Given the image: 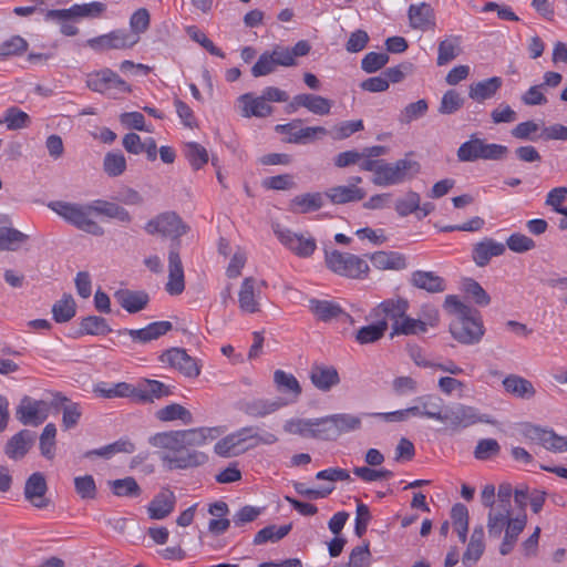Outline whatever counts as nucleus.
<instances>
[{
  "instance_id": "1",
  "label": "nucleus",
  "mask_w": 567,
  "mask_h": 567,
  "mask_svg": "<svg viewBox=\"0 0 567 567\" xmlns=\"http://www.w3.org/2000/svg\"><path fill=\"white\" fill-rule=\"evenodd\" d=\"M221 434L219 427H194L188 430L158 432L148 443L163 450L161 461L171 471L189 470L205 465L208 455L197 447L206 445Z\"/></svg>"
},
{
  "instance_id": "2",
  "label": "nucleus",
  "mask_w": 567,
  "mask_h": 567,
  "mask_svg": "<svg viewBox=\"0 0 567 567\" xmlns=\"http://www.w3.org/2000/svg\"><path fill=\"white\" fill-rule=\"evenodd\" d=\"M49 207L69 224L94 236L104 234L103 228L94 219L96 216L102 215L123 223L131 220V216L125 208L115 203L101 199L89 204L54 202Z\"/></svg>"
},
{
  "instance_id": "3",
  "label": "nucleus",
  "mask_w": 567,
  "mask_h": 567,
  "mask_svg": "<svg viewBox=\"0 0 567 567\" xmlns=\"http://www.w3.org/2000/svg\"><path fill=\"white\" fill-rule=\"evenodd\" d=\"M444 308L453 316L450 331L455 340L464 344H474L482 339L485 329L477 310L464 305L454 295L446 296Z\"/></svg>"
},
{
  "instance_id": "4",
  "label": "nucleus",
  "mask_w": 567,
  "mask_h": 567,
  "mask_svg": "<svg viewBox=\"0 0 567 567\" xmlns=\"http://www.w3.org/2000/svg\"><path fill=\"white\" fill-rule=\"evenodd\" d=\"M527 524V516L525 513L512 518L511 512L502 509L499 512H488L487 515V532L491 538H499L503 530L505 532L503 542L499 546V553L506 556L514 549L518 536L522 534Z\"/></svg>"
},
{
  "instance_id": "5",
  "label": "nucleus",
  "mask_w": 567,
  "mask_h": 567,
  "mask_svg": "<svg viewBox=\"0 0 567 567\" xmlns=\"http://www.w3.org/2000/svg\"><path fill=\"white\" fill-rule=\"evenodd\" d=\"M508 154L505 145L487 143L484 138L472 134L467 141L457 148L456 155L460 162L501 161Z\"/></svg>"
},
{
  "instance_id": "6",
  "label": "nucleus",
  "mask_w": 567,
  "mask_h": 567,
  "mask_svg": "<svg viewBox=\"0 0 567 567\" xmlns=\"http://www.w3.org/2000/svg\"><path fill=\"white\" fill-rule=\"evenodd\" d=\"M439 422L445 424L450 434L458 433L477 423H494L488 415L480 414L474 406L456 403L445 406Z\"/></svg>"
},
{
  "instance_id": "7",
  "label": "nucleus",
  "mask_w": 567,
  "mask_h": 567,
  "mask_svg": "<svg viewBox=\"0 0 567 567\" xmlns=\"http://www.w3.org/2000/svg\"><path fill=\"white\" fill-rule=\"evenodd\" d=\"M324 261L328 269L347 278L361 279L369 271V265L363 258L337 249L326 251Z\"/></svg>"
},
{
  "instance_id": "8",
  "label": "nucleus",
  "mask_w": 567,
  "mask_h": 567,
  "mask_svg": "<svg viewBox=\"0 0 567 567\" xmlns=\"http://www.w3.org/2000/svg\"><path fill=\"white\" fill-rule=\"evenodd\" d=\"M275 131L285 136V141L292 144H307L328 134L323 126H301L300 120L286 124H277Z\"/></svg>"
},
{
  "instance_id": "9",
  "label": "nucleus",
  "mask_w": 567,
  "mask_h": 567,
  "mask_svg": "<svg viewBox=\"0 0 567 567\" xmlns=\"http://www.w3.org/2000/svg\"><path fill=\"white\" fill-rule=\"evenodd\" d=\"M86 83L92 91L102 94L131 92V86L111 69H103L90 73Z\"/></svg>"
},
{
  "instance_id": "10",
  "label": "nucleus",
  "mask_w": 567,
  "mask_h": 567,
  "mask_svg": "<svg viewBox=\"0 0 567 567\" xmlns=\"http://www.w3.org/2000/svg\"><path fill=\"white\" fill-rule=\"evenodd\" d=\"M138 42V37L131 34L124 29H116L109 33L91 38L86 41L87 47L101 52L106 50H123L134 47Z\"/></svg>"
},
{
  "instance_id": "11",
  "label": "nucleus",
  "mask_w": 567,
  "mask_h": 567,
  "mask_svg": "<svg viewBox=\"0 0 567 567\" xmlns=\"http://www.w3.org/2000/svg\"><path fill=\"white\" fill-rule=\"evenodd\" d=\"M51 401L33 400L24 395L16 411V416L23 425L38 426L42 424L49 416Z\"/></svg>"
},
{
  "instance_id": "12",
  "label": "nucleus",
  "mask_w": 567,
  "mask_h": 567,
  "mask_svg": "<svg viewBox=\"0 0 567 567\" xmlns=\"http://www.w3.org/2000/svg\"><path fill=\"white\" fill-rule=\"evenodd\" d=\"M145 230L151 235L158 234L163 237L178 239L186 233L187 227L177 214L166 212L151 219L145 225Z\"/></svg>"
},
{
  "instance_id": "13",
  "label": "nucleus",
  "mask_w": 567,
  "mask_h": 567,
  "mask_svg": "<svg viewBox=\"0 0 567 567\" xmlns=\"http://www.w3.org/2000/svg\"><path fill=\"white\" fill-rule=\"evenodd\" d=\"M275 233L278 240L300 258L310 257L317 249L316 239L311 236L293 233L290 229H278Z\"/></svg>"
},
{
  "instance_id": "14",
  "label": "nucleus",
  "mask_w": 567,
  "mask_h": 567,
  "mask_svg": "<svg viewBox=\"0 0 567 567\" xmlns=\"http://www.w3.org/2000/svg\"><path fill=\"white\" fill-rule=\"evenodd\" d=\"M252 430L251 426H246L226 435L215 444L214 452L221 457H231L244 453L246 447L243 444L249 437H257V433H252Z\"/></svg>"
},
{
  "instance_id": "15",
  "label": "nucleus",
  "mask_w": 567,
  "mask_h": 567,
  "mask_svg": "<svg viewBox=\"0 0 567 567\" xmlns=\"http://www.w3.org/2000/svg\"><path fill=\"white\" fill-rule=\"evenodd\" d=\"M332 101L312 93H301L292 97L287 106V112L292 113L303 107L312 114L324 116L331 112Z\"/></svg>"
},
{
  "instance_id": "16",
  "label": "nucleus",
  "mask_w": 567,
  "mask_h": 567,
  "mask_svg": "<svg viewBox=\"0 0 567 567\" xmlns=\"http://www.w3.org/2000/svg\"><path fill=\"white\" fill-rule=\"evenodd\" d=\"M523 433L526 439L540 444L549 451H567V437L557 435L553 430L527 424Z\"/></svg>"
},
{
  "instance_id": "17",
  "label": "nucleus",
  "mask_w": 567,
  "mask_h": 567,
  "mask_svg": "<svg viewBox=\"0 0 567 567\" xmlns=\"http://www.w3.org/2000/svg\"><path fill=\"white\" fill-rule=\"evenodd\" d=\"M48 484L41 472L31 474L24 484V498L35 508H47L51 501L47 497Z\"/></svg>"
},
{
  "instance_id": "18",
  "label": "nucleus",
  "mask_w": 567,
  "mask_h": 567,
  "mask_svg": "<svg viewBox=\"0 0 567 567\" xmlns=\"http://www.w3.org/2000/svg\"><path fill=\"white\" fill-rule=\"evenodd\" d=\"M286 405L282 399H243L236 403V408L246 415L255 419L265 417Z\"/></svg>"
},
{
  "instance_id": "19",
  "label": "nucleus",
  "mask_w": 567,
  "mask_h": 567,
  "mask_svg": "<svg viewBox=\"0 0 567 567\" xmlns=\"http://www.w3.org/2000/svg\"><path fill=\"white\" fill-rule=\"evenodd\" d=\"M308 307L311 313L323 322H330L332 320L347 322L351 320V316L333 300L311 298L309 299Z\"/></svg>"
},
{
  "instance_id": "20",
  "label": "nucleus",
  "mask_w": 567,
  "mask_h": 567,
  "mask_svg": "<svg viewBox=\"0 0 567 567\" xmlns=\"http://www.w3.org/2000/svg\"><path fill=\"white\" fill-rule=\"evenodd\" d=\"M51 408L62 410V427L68 431L74 429L82 416L80 403L71 401L61 392L52 393Z\"/></svg>"
},
{
  "instance_id": "21",
  "label": "nucleus",
  "mask_w": 567,
  "mask_h": 567,
  "mask_svg": "<svg viewBox=\"0 0 567 567\" xmlns=\"http://www.w3.org/2000/svg\"><path fill=\"white\" fill-rule=\"evenodd\" d=\"M260 286L264 281H258L254 277H246L238 292V302L243 311L255 313L259 311Z\"/></svg>"
},
{
  "instance_id": "22",
  "label": "nucleus",
  "mask_w": 567,
  "mask_h": 567,
  "mask_svg": "<svg viewBox=\"0 0 567 567\" xmlns=\"http://www.w3.org/2000/svg\"><path fill=\"white\" fill-rule=\"evenodd\" d=\"M106 10V4L100 1H92L89 3H75L68 9H52L50 16L59 19L76 18H100Z\"/></svg>"
},
{
  "instance_id": "23",
  "label": "nucleus",
  "mask_w": 567,
  "mask_h": 567,
  "mask_svg": "<svg viewBox=\"0 0 567 567\" xmlns=\"http://www.w3.org/2000/svg\"><path fill=\"white\" fill-rule=\"evenodd\" d=\"M165 289L172 296L181 295L185 289L184 269L177 248L168 255V281Z\"/></svg>"
},
{
  "instance_id": "24",
  "label": "nucleus",
  "mask_w": 567,
  "mask_h": 567,
  "mask_svg": "<svg viewBox=\"0 0 567 567\" xmlns=\"http://www.w3.org/2000/svg\"><path fill=\"white\" fill-rule=\"evenodd\" d=\"M122 145L130 154L140 155L145 153L147 159L151 162L157 158V145L153 137H147L142 141L138 134L132 132L124 135Z\"/></svg>"
},
{
  "instance_id": "25",
  "label": "nucleus",
  "mask_w": 567,
  "mask_h": 567,
  "mask_svg": "<svg viewBox=\"0 0 567 567\" xmlns=\"http://www.w3.org/2000/svg\"><path fill=\"white\" fill-rule=\"evenodd\" d=\"M237 101L244 117H266L272 113V106L266 103L262 95L255 96L251 93H245L241 94Z\"/></svg>"
},
{
  "instance_id": "26",
  "label": "nucleus",
  "mask_w": 567,
  "mask_h": 567,
  "mask_svg": "<svg viewBox=\"0 0 567 567\" xmlns=\"http://www.w3.org/2000/svg\"><path fill=\"white\" fill-rule=\"evenodd\" d=\"M310 380L320 391H330L340 383V377L334 367L315 363L310 370Z\"/></svg>"
},
{
  "instance_id": "27",
  "label": "nucleus",
  "mask_w": 567,
  "mask_h": 567,
  "mask_svg": "<svg viewBox=\"0 0 567 567\" xmlns=\"http://www.w3.org/2000/svg\"><path fill=\"white\" fill-rule=\"evenodd\" d=\"M506 250L503 243L493 238H484L472 250V258L478 267L486 266L493 257L502 256Z\"/></svg>"
},
{
  "instance_id": "28",
  "label": "nucleus",
  "mask_w": 567,
  "mask_h": 567,
  "mask_svg": "<svg viewBox=\"0 0 567 567\" xmlns=\"http://www.w3.org/2000/svg\"><path fill=\"white\" fill-rule=\"evenodd\" d=\"M408 16L410 25L413 29L426 31L435 27L434 10L431 4L426 2L411 4L408 10Z\"/></svg>"
},
{
  "instance_id": "29",
  "label": "nucleus",
  "mask_w": 567,
  "mask_h": 567,
  "mask_svg": "<svg viewBox=\"0 0 567 567\" xmlns=\"http://www.w3.org/2000/svg\"><path fill=\"white\" fill-rule=\"evenodd\" d=\"M503 85L499 76H492L478 82H474L468 86V97L476 103H484L493 99Z\"/></svg>"
},
{
  "instance_id": "30",
  "label": "nucleus",
  "mask_w": 567,
  "mask_h": 567,
  "mask_svg": "<svg viewBox=\"0 0 567 567\" xmlns=\"http://www.w3.org/2000/svg\"><path fill=\"white\" fill-rule=\"evenodd\" d=\"M176 497L168 488H163L148 504L147 512L151 519H164L175 508Z\"/></svg>"
},
{
  "instance_id": "31",
  "label": "nucleus",
  "mask_w": 567,
  "mask_h": 567,
  "mask_svg": "<svg viewBox=\"0 0 567 567\" xmlns=\"http://www.w3.org/2000/svg\"><path fill=\"white\" fill-rule=\"evenodd\" d=\"M33 441L34 435L31 431L21 430L6 443L4 453L11 460H21L28 454Z\"/></svg>"
},
{
  "instance_id": "32",
  "label": "nucleus",
  "mask_w": 567,
  "mask_h": 567,
  "mask_svg": "<svg viewBox=\"0 0 567 567\" xmlns=\"http://www.w3.org/2000/svg\"><path fill=\"white\" fill-rule=\"evenodd\" d=\"M324 196L319 192L297 195L289 202L288 209L293 214L317 212L323 206Z\"/></svg>"
},
{
  "instance_id": "33",
  "label": "nucleus",
  "mask_w": 567,
  "mask_h": 567,
  "mask_svg": "<svg viewBox=\"0 0 567 567\" xmlns=\"http://www.w3.org/2000/svg\"><path fill=\"white\" fill-rule=\"evenodd\" d=\"M171 394L169 388L157 380H144L135 386V402L147 403Z\"/></svg>"
},
{
  "instance_id": "34",
  "label": "nucleus",
  "mask_w": 567,
  "mask_h": 567,
  "mask_svg": "<svg viewBox=\"0 0 567 567\" xmlns=\"http://www.w3.org/2000/svg\"><path fill=\"white\" fill-rule=\"evenodd\" d=\"M172 328L171 321H155L141 329L127 330V333L133 341L147 343L166 334Z\"/></svg>"
},
{
  "instance_id": "35",
  "label": "nucleus",
  "mask_w": 567,
  "mask_h": 567,
  "mask_svg": "<svg viewBox=\"0 0 567 567\" xmlns=\"http://www.w3.org/2000/svg\"><path fill=\"white\" fill-rule=\"evenodd\" d=\"M324 195L332 204L341 205L363 199L365 190L355 185H341L329 188Z\"/></svg>"
},
{
  "instance_id": "36",
  "label": "nucleus",
  "mask_w": 567,
  "mask_h": 567,
  "mask_svg": "<svg viewBox=\"0 0 567 567\" xmlns=\"http://www.w3.org/2000/svg\"><path fill=\"white\" fill-rule=\"evenodd\" d=\"M409 310V302L405 299H386L374 308L373 312L375 317L383 315L382 319H390L392 323L401 320Z\"/></svg>"
},
{
  "instance_id": "37",
  "label": "nucleus",
  "mask_w": 567,
  "mask_h": 567,
  "mask_svg": "<svg viewBox=\"0 0 567 567\" xmlns=\"http://www.w3.org/2000/svg\"><path fill=\"white\" fill-rule=\"evenodd\" d=\"M114 297L121 307L130 313L143 310L148 303V296L143 291L118 290Z\"/></svg>"
},
{
  "instance_id": "38",
  "label": "nucleus",
  "mask_w": 567,
  "mask_h": 567,
  "mask_svg": "<svg viewBox=\"0 0 567 567\" xmlns=\"http://www.w3.org/2000/svg\"><path fill=\"white\" fill-rule=\"evenodd\" d=\"M412 284L429 292H442L445 290V281L432 271L416 270L412 274Z\"/></svg>"
},
{
  "instance_id": "39",
  "label": "nucleus",
  "mask_w": 567,
  "mask_h": 567,
  "mask_svg": "<svg viewBox=\"0 0 567 567\" xmlns=\"http://www.w3.org/2000/svg\"><path fill=\"white\" fill-rule=\"evenodd\" d=\"M462 38L460 35L446 37L439 43L437 65H445L461 54Z\"/></svg>"
},
{
  "instance_id": "40",
  "label": "nucleus",
  "mask_w": 567,
  "mask_h": 567,
  "mask_svg": "<svg viewBox=\"0 0 567 567\" xmlns=\"http://www.w3.org/2000/svg\"><path fill=\"white\" fill-rule=\"evenodd\" d=\"M161 360L168 362L172 368L187 378H196L200 373L202 364L195 357H161Z\"/></svg>"
},
{
  "instance_id": "41",
  "label": "nucleus",
  "mask_w": 567,
  "mask_h": 567,
  "mask_svg": "<svg viewBox=\"0 0 567 567\" xmlns=\"http://www.w3.org/2000/svg\"><path fill=\"white\" fill-rule=\"evenodd\" d=\"M503 385L506 392L520 399H530L536 392L530 381L515 374L506 377Z\"/></svg>"
},
{
  "instance_id": "42",
  "label": "nucleus",
  "mask_w": 567,
  "mask_h": 567,
  "mask_svg": "<svg viewBox=\"0 0 567 567\" xmlns=\"http://www.w3.org/2000/svg\"><path fill=\"white\" fill-rule=\"evenodd\" d=\"M370 259L379 269L401 270L406 267L404 256L395 251H378L372 254Z\"/></svg>"
},
{
  "instance_id": "43",
  "label": "nucleus",
  "mask_w": 567,
  "mask_h": 567,
  "mask_svg": "<svg viewBox=\"0 0 567 567\" xmlns=\"http://www.w3.org/2000/svg\"><path fill=\"white\" fill-rule=\"evenodd\" d=\"M157 420L162 422L182 421L184 424H192L194 421L189 410L178 403L168 404L155 412Z\"/></svg>"
},
{
  "instance_id": "44",
  "label": "nucleus",
  "mask_w": 567,
  "mask_h": 567,
  "mask_svg": "<svg viewBox=\"0 0 567 567\" xmlns=\"http://www.w3.org/2000/svg\"><path fill=\"white\" fill-rule=\"evenodd\" d=\"M416 403H420L422 406L423 417L432 419L435 421H440L442 419V413L444 411V401L442 398L435 394H426L416 398Z\"/></svg>"
},
{
  "instance_id": "45",
  "label": "nucleus",
  "mask_w": 567,
  "mask_h": 567,
  "mask_svg": "<svg viewBox=\"0 0 567 567\" xmlns=\"http://www.w3.org/2000/svg\"><path fill=\"white\" fill-rule=\"evenodd\" d=\"M292 524L281 526L268 525L261 528L254 537V545H262L268 542L276 543L285 538L291 530Z\"/></svg>"
},
{
  "instance_id": "46",
  "label": "nucleus",
  "mask_w": 567,
  "mask_h": 567,
  "mask_svg": "<svg viewBox=\"0 0 567 567\" xmlns=\"http://www.w3.org/2000/svg\"><path fill=\"white\" fill-rule=\"evenodd\" d=\"M393 164L399 184L413 178L421 171V165L417 161L413 159L412 152L405 154L403 158L393 162Z\"/></svg>"
},
{
  "instance_id": "47",
  "label": "nucleus",
  "mask_w": 567,
  "mask_h": 567,
  "mask_svg": "<svg viewBox=\"0 0 567 567\" xmlns=\"http://www.w3.org/2000/svg\"><path fill=\"white\" fill-rule=\"evenodd\" d=\"M109 485L112 493L118 497H138L142 494L140 485L132 476L110 481Z\"/></svg>"
},
{
  "instance_id": "48",
  "label": "nucleus",
  "mask_w": 567,
  "mask_h": 567,
  "mask_svg": "<svg viewBox=\"0 0 567 567\" xmlns=\"http://www.w3.org/2000/svg\"><path fill=\"white\" fill-rule=\"evenodd\" d=\"M76 312V305L71 295H63L52 307L53 319L59 322L70 321Z\"/></svg>"
},
{
  "instance_id": "49",
  "label": "nucleus",
  "mask_w": 567,
  "mask_h": 567,
  "mask_svg": "<svg viewBox=\"0 0 567 567\" xmlns=\"http://www.w3.org/2000/svg\"><path fill=\"white\" fill-rule=\"evenodd\" d=\"M388 330L385 319L378 320L377 323L362 327L358 330L355 339L361 344L372 343L381 339Z\"/></svg>"
},
{
  "instance_id": "50",
  "label": "nucleus",
  "mask_w": 567,
  "mask_h": 567,
  "mask_svg": "<svg viewBox=\"0 0 567 567\" xmlns=\"http://www.w3.org/2000/svg\"><path fill=\"white\" fill-rule=\"evenodd\" d=\"M29 236L16 228L0 229V249L14 251L18 250L22 244L28 241Z\"/></svg>"
},
{
  "instance_id": "51",
  "label": "nucleus",
  "mask_w": 567,
  "mask_h": 567,
  "mask_svg": "<svg viewBox=\"0 0 567 567\" xmlns=\"http://www.w3.org/2000/svg\"><path fill=\"white\" fill-rule=\"evenodd\" d=\"M56 426L53 423H48L41 435H40V453L43 457L47 460H53L55 457V451H56Z\"/></svg>"
},
{
  "instance_id": "52",
  "label": "nucleus",
  "mask_w": 567,
  "mask_h": 567,
  "mask_svg": "<svg viewBox=\"0 0 567 567\" xmlns=\"http://www.w3.org/2000/svg\"><path fill=\"white\" fill-rule=\"evenodd\" d=\"M94 392L105 399L132 398L135 401V386L126 382H120L109 388L97 385Z\"/></svg>"
},
{
  "instance_id": "53",
  "label": "nucleus",
  "mask_w": 567,
  "mask_h": 567,
  "mask_svg": "<svg viewBox=\"0 0 567 567\" xmlns=\"http://www.w3.org/2000/svg\"><path fill=\"white\" fill-rule=\"evenodd\" d=\"M427 332L420 318L404 316L401 320L392 323V334H420Z\"/></svg>"
},
{
  "instance_id": "54",
  "label": "nucleus",
  "mask_w": 567,
  "mask_h": 567,
  "mask_svg": "<svg viewBox=\"0 0 567 567\" xmlns=\"http://www.w3.org/2000/svg\"><path fill=\"white\" fill-rule=\"evenodd\" d=\"M28 42L20 35H12L0 43V60L22 55L28 50Z\"/></svg>"
},
{
  "instance_id": "55",
  "label": "nucleus",
  "mask_w": 567,
  "mask_h": 567,
  "mask_svg": "<svg viewBox=\"0 0 567 567\" xmlns=\"http://www.w3.org/2000/svg\"><path fill=\"white\" fill-rule=\"evenodd\" d=\"M421 197L416 192L409 190L404 196L398 198L394 209L400 217H406L420 208Z\"/></svg>"
},
{
  "instance_id": "56",
  "label": "nucleus",
  "mask_w": 567,
  "mask_h": 567,
  "mask_svg": "<svg viewBox=\"0 0 567 567\" xmlns=\"http://www.w3.org/2000/svg\"><path fill=\"white\" fill-rule=\"evenodd\" d=\"M111 331L106 320L97 316L83 318L80 323L82 334L104 336Z\"/></svg>"
},
{
  "instance_id": "57",
  "label": "nucleus",
  "mask_w": 567,
  "mask_h": 567,
  "mask_svg": "<svg viewBox=\"0 0 567 567\" xmlns=\"http://www.w3.org/2000/svg\"><path fill=\"white\" fill-rule=\"evenodd\" d=\"M274 382L281 392L292 393L295 398L301 393V386L295 375L286 373L282 370H276L274 373Z\"/></svg>"
},
{
  "instance_id": "58",
  "label": "nucleus",
  "mask_w": 567,
  "mask_h": 567,
  "mask_svg": "<svg viewBox=\"0 0 567 567\" xmlns=\"http://www.w3.org/2000/svg\"><path fill=\"white\" fill-rule=\"evenodd\" d=\"M103 169L106 175L117 177L126 169V159L122 153L109 152L104 156Z\"/></svg>"
},
{
  "instance_id": "59",
  "label": "nucleus",
  "mask_w": 567,
  "mask_h": 567,
  "mask_svg": "<svg viewBox=\"0 0 567 567\" xmlns=\"http://www.w3.org/2000/svg\"><path fill=\"white\" fill-rule=\"evenodd\" d=\"M30 122V116L17 106L8 107L4 112V124L10 131L24 128Z\"/></svg>"
},
{
  "instance_id": "60",
  "label": "nucleus",
  "mask_w": 567,
  "mask_h": 567,
  "mask_svg": "<svg viewBox=\"0 0 567 567\" xmlns=\"http://www.w3.org/2000/svg\"><path fill=\"white\" fill-rule=\"evenodd\" d=\"M501 452V445L495 439H482L474 449V457L478 461H487L496 457Z\"/></svg>"
},
{
  "instance_id": "61",
  "label": "nucleus",
  "mask_w": 567,
  "mask_h": 567,
  "mask_svg": "<svg viewBox=\"0 0 567 567\" xmlns=\"http://www.w3.org/2000/svg\"><path fill=\"white\" fill-rule=\"evenodd\" d=\"M186 158L194 169H200L208 162L207 150L198 143L192 142L186 144Z\"/></svg>"
},
{
  "instance_id": "62",
  "label": "nucleus",
  "mask_w": 567,
  "mask_h": 567,
  "mask_svg": "<svg viewBox=\"0 0 567 567\" xmlns=\"http://www.w3.org/2000/svg\"><path fill=\"white\" fill-rule=\"evenodd\" d=\"M372 183L383 187L398 185L399 178H396L394 164L382 161L379 171L375 176L372 177Z\"/></svg>"
},
{
  "instance_id": "63",
  "label": "nucleus",
  "mask_w": 567,
  "mask_h": 567,
  "mask_svg": "<svg viewBox=\"0 0 567 567\" xmlns=\"http://www.w3.org/2000/svg\"><path fill=\"white\" fill-rule=\"evenodd\" d=\"M311 437L320 440H336L338 437V431L334 430L329 416L320 420H312Z\"/></svg>"
},
{
  "instance_id": "64",
  "label": "nucleus",
  "mask_w": 567,
  "mask_h": 567,
  "mask_svg": "<svg viewBox=\"0 0 567 567\" xmlns=\"http://www.w3.org/2000/svg\"><path fill=\"white\" fill-rule=\"evenodd\" d=\"M567 198V187L559 186L550 189L546 196L545 204L550 206L553 210L567 217V208L563 207V203Z\"/></svg>"
}]
</instances>
